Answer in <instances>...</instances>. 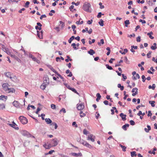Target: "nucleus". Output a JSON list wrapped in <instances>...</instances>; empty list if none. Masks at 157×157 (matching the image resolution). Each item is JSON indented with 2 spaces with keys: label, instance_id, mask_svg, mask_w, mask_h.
Here are the masks:
<instances>
[{
  "label": "nucleus",
  "instance_id": "31",
  "mask_svg": "<svg viewBox=\"0 0 157 157\" xmlns=\"http://www.w3.org/2000/svg\"><path fill=\"white\" fill-rule=\"evenodd\" d=\"M75 38V36H72L69 40L68 42L69 43H71V41L74 40Z\"/></svg>",
  "mask_w": 157,
  "mask_h": 157
},
{
  "label": "nucleus",
  "instance_id": "40",
  "mask_svg": "<svg viewBox=\"0 0 157 157\" xmlns=\"http://www.w3.org/2000/svg\"><path fill=\"white\" fill-rule=\"evenodd\" d=\"M72 46H73V48L75 49H78V48H77L76 47V44L74 43H72L71 45Z\"/></svg>",
  "mask_w": 157,
  "mask_h": 157
},
{
  "label": "nucleus",
  "instance_id": "17",
  "mask_svg": "<svg viewBox=\"0 0 157 157\" xmlns=\"http://www.w3.org/2000/svg\"><path fill=\"white\" fill-rule=\"evenodd\" d=\"M43 146L46 149H49L51 147V146L50 144L47 145L45 143L43 145Z\"/></svg>",
  "mask_w": 157,
  "mask_h": 157
},
{
  "label": "nucleus",
  "instance_id": "57",
  "mask_svg": "<svg viewBox=\"0 0 157 157\" xmlns=\"http://www.w3.org/2000/svg\"><path fill=\"white\" fill-rule=\"evenodd\" d=\"M46 17V15L45 14H44V15H42L41 16V17H40V19H42L43 18H45V17Z\"/></svg>",
  "mask_w": 157,
  "mask_h": 157
},
{
  "label": "nucleus",
  "instance_id": "8",
  "mask_svg": "<svg viewBox=\"0 0 157 157\" xmlns=\"http://www.w3.org/2000/svg\"><path fill=\"white\" fill-rule=\"evenodd\" d=\"M95 136L93 135V134H90L88 136L87 140H90L92 142H94L95 141Z\"/></svg>",
  "mask_w": 157,
  "mask_h": 157
},
{
  "label": "nucleus",
  "instance_id": "28",
  "mask_svg": "<svg viewBox=\"0 0 157 157\" xmlns=\"http://www.w3.org/2000/svg\"><path fill=\"white\" fill-rule=\"evenodd\" d=\"M49 68L53 72H54L55 73H57V71L55 70L51 66H49Z\"/></svg>",
  "mask_w": 157,
  "mask_h": 157
},
{
  "label": "nucleus",
  "instance_id": "3",
  "mask_svg": "<svg viewBox=\"0 0 157 157\" xmlns=\"http://www.w3.org/2000/svg\"><path fill=\"white\" fill-rule=\"evenodd\" d=\"M59 142V140L56 138H54L51 140L50 144L51 146V147H55L58 145Z\"/></svg>",
  "mask_w": 157,
  "mask_h": 157
},
{
  "label": "nucleus",
  "instance_id": "53",
  "mask_svg": "<svg viewBox=\"0 0 157 157\" xmlns=\"http://www.w3.org/2000/svg\"><path fill=\"white\" fill-rule=\"evenodd\" d=\"M136 41L137 42H140V37L138 36L136 38Z\"/></svg>",
  "mask_w": 157,
  "mask_h": 157
},
{
  "label": "nucleus",
  "instance_id": "16",
  "mask_svg": "<svg viewBox=\"0 0 157 157\" xmlns=\"http://www.w3.org/2000/svg\"><path fill=\"white\" fill-rule=\"evenodd\" d=\"M120 116L121 117V118L123 121H125L126 120V115L124 114L123 113H121L120 114Z\"/></svg>",
  "mask_w": 157,
  "mask_h": 157
},
{
  "label": "nucleus",
  "instance_id": "47",
  "mask_svg": "<svg viewBox=\"0 0 157 157\" xmlns=\"http://www.w3.org/2000/svg\"><path fill=\"white\" fill-rule=\"evenodd\" d=\"M142 81L143 82H145V80L146 79V78H145V76L144 75H142Z\"/></svg>",
  "mask_w": 157,
  "mask_h": 157
},
{
  "label": "nucleus",
  "instance_id": "13",
  "mask_svg": "<svg viewBox=\"0 0 157 157\" xmlns=\"http://www.w3.org/2000/svg\"><path fill=\"white\" fill-rule=\"evenodd\" d=\"M8 84L7 83H4L2 85V87L3 88V89L5 91H6L8 88Z\"/></svg>",
  "mask_w": 157,
  "mask_h": 157
},
{
  "label": "nucleus",
  "instance_id": "2",
  "mask_svg": "<svg viewBox=\"0 0 157 157\" xmlns=\"http://www.w3.org/2000/svg\"><path fill=\"white\" fill-rule=\"evenodd\" d=\"M90 7V3L87 2H85L83 6V9L84 10L86 11L90 12V10L89 9Z\"/></svg>",
  "mask_w": 157,
  "mask_h": 157
},
{
  "label": "nucleus",
  "instance_id": "46",
  "mask_svg": "<svg viewBox=\"0 0 157 157\" xmlns=\"http://www.w3.org/2000/svg\"><path fill=\"white\" fill-rule=\"evenodd\" d=\"M130 124L132 125H134L135 124V122L133 120H131L130 121Z\"/></svg>",
  "mask_w": 157,
  "mask_h": 157
},
{
  "label": "nucleus",
  "instance_id": "11",
  "mask_svg": "<svg viewBox=\"0 0 157 157\" xmlns=\"http://www.w3.org/2000/svg\"><path fill=\"white\" fill-rule=\"evenodd\" d=\"M15 90L13 88H8L6 92L7 93H10L11 92L13 93L15 92Z\"/></svg>",
  "mask_w": 157,
  "mask_h": 157
},
{
  "label": "nucleus",
  "instance_id": "49",
  "mask_svg": "<svg viewBox=\"0 0 157 157\" xmlns=\"http://www.w3.org/2000/svg\"><path fill=\"white\" fill-rule=\"evenodd\" d=\"M63 112V113H64L66 112V111L65 109H62L60 111L59 113H61L62 112Z\"/></svg>",
  "mask_w": 157,
  "mask_h": 157
},
{
  "label": "nucleus",
  "instance_id": "30",
  "mask_svg": "<svg viewBox=\"0 0 157 157\" xmlns=\"http://www.w3.org/2000/svg\"><path fill=\"white\" fill-rule=\"evenodd\" d=\"M119 146L122 148V150L123 151H126V147H125L124 146H123L121 144H120L119 145Z\"/></svg>",
  "mask_w": 157,
  "mask_h": 157
},
{
  "label": "nucleus",
  "instance_id": "23",
  "mask_svg": "<svg viewBox=\"0 0 157 157\" xmlns=\"http://www.w3.org/2000/svg\"><path fill=\"white\" fill-rule=\"evenodd\" d=\"M124 23L125 25V26L126 27H128V25L130 23L129 20H128L125 21H124Z\"/></svg>",
  "mask_w": 157,
  "mask_h": 157
},
{
  "label": "nucleus",
  "instance_id": "54",
  "mask_svg": "<svg viewBox=\"0 0 157 157\" xmlns=\"http://www.w3.org/2000/svg\"><path fill=\"white\" fill-rule=\"evenodd\" d=\"M83 21H82L81 22L80 21H77L76 22V23L78 25L81 24L83 23Z\"/></svg>",
  "mask_w": 157,
  "mask_h": 157
},
{
  "label": "nucleus",
  "instance_id": "34",
  "mask_svg": "<svg viewBox=\"0 0 157 157\" xmlns=\"http://www.w3.org/2000/svg\"><path fill=\"white\" fill-rule=\"evenodd\" d=\"M152 53L151 51H149V52L147 53V56L148 58H149L151 57V54Z\"/></svg>",
  "mask_w": 157,
  "mask_h": 157
},
{
  "label": "nucleus",
  "instance_id": "42",
  "mask_svg": "<svg viewBox=\"0 0 157 157\" xmlns=\"http://www.w3.org/2000/svg\"><path fill=\"white\" fill-rule=\"evenodd\" d=\"M30 2L29 1L26 2L25 6L26 8H28L29 7V5Z\"/></svg>",
  "mask_w": 157,
  "mask_h": 157
},
{
  "label": "nucleus",
  "instance_id": "7",
  "mask_svg": "<svg viewBox=\"0 0 157 157\" xmlns=\"http://www.w3.org/2000/svg\"><path fill=\"white\" fill-rule=\"evenodd\" d=\"M6 53L8 55H10L11 57L13 58L16 60L18 62H21V59L19 58H18L15 55H13L10 52H9V51H7Z\"/></svg>",
  "mask_w": 157,
  "mask_h": 157
},
{
  "label": "nucleus",
  "instance_id": "1",
  "mask_svg": "<svg viewBox=\"0 0 157 157\" xmlns=\"http://www.w3.org/2000/svg\"><path fill=\"white\" fill-rule=\"evenodd\" d=\"M79 142L80 144H82L84 146L89 148L90 149L92 147V146L90 144L87 143L86 141L83 139L80 140Z\"/></svg>",
  "mask_w": 157,
  "mask_h": 157
},
{
  "label": "nucleus",
  "instance_id": "6",
  "mask_svg": "<svg viewBox=\"0 0 157 157\" xmlns=\"http://www.w3.org/2000/svg\"><path fill=\"white\" fill-rule=\"evenodd\" d=\"M5 75L8 78H10L13 81L17 79V77L15 76H13V77L11 76V74L10 72H6L4 73Z\"/></svg>",
  "mask_w": 157,
  "mask_h": 157
},
{
  "label": "nucleus",
  "instance_id": "15",
  "mask_svg": "<svg viewBox=\"0 0 157 157\" xmlns=\"http://www.w3.org/2000/svg\"><path fill=\"white\" fill-rule=\"evenodd\" d=\"M7 96H5L3 95H1L0 96V100H2L4 101H6V100L7 99Z\"/></svg>",
  "mask_w": 157,
  "mask_h": 157
},
{
  "label": "nucleus",
  "instance_id": "25",
  "mask_svg": "<svg viewBox=\"0 0 157 157\" xmlns=\"http://www.w3.org/2000/svg\"><path fill=\"white\" fill-rule=\"evenodd\" d=\"M104 21L102 19H101L100 21L99 22V24L101 26H103L104 25Z\"/></svg>",
  "mask_w": 157,
  "mask_h": 157
},
{
  "label": "nucleus",
  "instance_id": "59",
  "mask_svg": "<svg viewBox=\"0 0 157 157\" xmlns=\"http://www.w3.org/2000/svg\"><path fill=\"white\" fill-rule=\"evenodd\" d=\"M5 105L4 104H0V108H5Z\"/></svg>",
  "mask_w": 157,
  "mask_h": 157
},
{
  "label": "nucleus",
  "instance_id": "48",
  "mask_svg": "<svg viewBox=\"0 0 157 157\" xmlns=\"http://www.w3.org/2000/svg\"><path fill=\"white\" fill-rule=\"evenodd\" d=\"M56 74L61 79H62L63 81H64V78L61 75L59 74L57 72V73Z\"/></svg>",
  "mask_w": 157,
  "mask_h": 157
},
{
  "label": "nucleus",
  "instance_id": "5",
  "mask_svg": "<svg viewBox=\"0 0 157 157\" xmlns=\"http://www.w3.org/2000/svg\"><path fill=\"white\" fill-rule=\"evenodd\" d=\"M19 119L22 124H24L28 122V120L27 118L23 116H20L19 117Z\"/></svg>",
  "mask_w": 157,
  "mask_h": 157
},
{
  "label": "nucleus",
  "instance_id": "38",
  "mask_svg": "<svg viewBox=\"0 0 157 157\" xmlns=\"http://www.w3.org/2000/svg\"><path fill=\"white\" fill-rule=\"evenodd\" d=\"M54 152V150H52L50 151L48 153H45V155H47L48 154H52L53 152Z\"/></svg>",
  "mask_w": 157,
  "mask_h": 157
},
{
  "label": "nucleus",
  "instance_id": "24",
  "mask_svg": "<svg viewBox=\"0 0 157 157\" xmlns=\"http://www.w3.org/2000/svg\"><path fill=\"white\" fill-rule=\"evenodd\" d=\"M140 78V76L138 74H136V75L135 76H134L132 77V79L134 80H136L137 79V78Z\"/></svg>",
  "mask_w": 157,
  "mask_h": 157
},
{
  "label": "nucleus",
  "instance_id": "58",
  "mask_svg": "<svg viewBox=\"0 0 157 157\" xmlns=\"http://www.w3.org/2000/svg\"><path fill=\"white\" fill-rule=\"evenodd\" d=\"M145 107V106L144 105L141 104V105L137 106L136 107V108H140V107Z\"/></svg>",
  "mask_w": 157,
  "mask_h": 157
},
{
  "label": "nucleus",
  "instance_id": "44",
  "mask_svg": "<svg viewBox=\"0 0 157 157\" xmlns=\"http://www.w3.org/2000/svg\"><path fill=\"white\" fill-rule=\"evenodd\" d=\"M83 133L85 135H87L88 133V132L86 129H84L83 130Z\"/></svg>",
  "mask_w": 157,
  "mask_h": 157
},
{
  "label": "nucleus",
  "instance_id": "32",
  "mask_svg": "<svg viewBox=\"0 0 157 157\" xmlns=\"http://www.w3.org/2000/svg\"><path fill=\"white\" fill-rule=\"evenodd\" d=\"M136 152L135 151H132L131 152V156L132 157L136 156Z\"/></svg>",
  "mask_w": 157,
  "mask_h": 157
},
{
  "label": "nucleus",
  "instance_id": "22",
  "mask_svg": "<svg viewBox=\"0 0 157 157\" xmlns=\"http://www.w3.org/2000/svg\"><path fill=\"white\" fill-rule=\"evenodd\" d=\"M129 124H126L122 127V128L124 130H126L127 129V128L128 127H129Z\"/></svg>",
  "mask_w": 157,
  "mask_h": 157
},
{
  "label": "nucleus",
  "instance_id": "37",
  "mask_svg": "<svg viewBox=\"0 0 157 157\" xmlns=\"http://www.w3.org/2000/svg\"><path fill=\"white\" fill-rule=\"evenodd\" d=\"M80 116L81 117H84L86 116V114L84 113H83V112L82 111H81L80 113Z\"/></svg>",
  "mask_w": 157,
  "mask_h": 157
},
{
  "label": "nucleus",
  "instance_id": "9",
  "mask_svg": "<svg viewBox=\"0 0 157 157\" xmlns=\"http://www.w3.org/2000/svg\"><path fill=\"white\" fill-rule=\"evenodd\" d=\"M9 125L11 127L14 128L16 130H18L19 128L17 126V125L13 121L12 124H9Z\"/></svg>",
  "mask_w": 157,
  "mask_h": 157
},
{
  "label": "nucleus",
  "instance_id": "18",
  "mask_svg": "<svg viewBox=\"0 0 157 157\" xmlns=\"http://www.w3.org/2000/svg\"><path fill=\"white\" fill-rule=\"evenodd\" d=\"M37 32L38 33L37 35L38 37L40 39H42L43 38L42 32L41 31V32L39 33V31H37Z\"/></svg>",
  "mask_w": 157,
  "mask_h": 157
},
{
  "label": "nucleus",
  "instance_id": "14",
  "mask_svg": "<svg viewBox=\"0 0 157 157\" xmlns=\"http://www.w3.org/2000/svg\"><path fill=\"white\" fill-rule=\"evenodd\" d=\"M84 103H78L77 105V108H84Z\"/></svg>",
  "mask_w": 157,
  "mask_h": 157
},
{
  "label": "nucleus",
  "instance_id": "50",
  "mask_svg": "<svg viewBox=\"0 0 157 157\" xmlns=\"http://www.w3.org/2000/svg\"><path fill=\"white\" fill-rule=\"evenodd\" d=\"M95 40L94 39H92V41L90 40L89 41V43L90 44H91L92 43H94L95 42Z\"/></svg>",
  "mask_w": 157,
  "mask_h": 157
},
{
  "label": "nucleus",
  "instance_id": "62",
  "mask_svg": "<svg viewBox=\"0 0 157 157\" xmlns=\"http://www.w3.org/2000/svg\"><path fill=\"white\" fill-rule=\"evenodd\" d=\"M71 155H72L74 156H78V154L75 153H71Z\"/></svg>",
  "mask_w": 157,
  "mask_h": 157
},
{
  "label": "nucleus",
  "instance_id": "55",
  "mask_svg": "<svg viewBox=\"0 0 157 157\" xmlns=\"http://www.w3.org/2000/svg\"><path fill=\"white\" fill-rule=\"evenodd\" d=\"M35 29L36 30H40L41 29V28L40 27H39L38 26H35Z\"/></svg>",
  "mask_w": 157,
  "mask_h": 157
},
{
  "label": "nucleus",
  "instance_id": "60",
  "mask_svg": "<svg viewBox=\"0 0 157 157\" xmlns=\"http://www.w3.org/2000/svg\"><path fill=\"white\" fill-rule=\"evenodd\" d=\"M139 22H141L143 24H145L146 23V22L145 20H143L141 19L139 20Z\"/></svg>",
  "mask_w": 157,
  "mask_h": 157
},
{
  "label": "nucleus",
  "instance_id": "26",
  "mask_svg": "<svg viewBox=\"0 0 157 157\" xmlns=\"http://www.w3.org/2000/svg\"><path fill=\"white\" fill-rule=\"evenodd\" d=\"M155 101H149V103L151 104L152 107H154L155 106Z\"/></svg>",
  "mask_w": 157,
  "mask_h": 157
},
{
  "label": "nucleus",
  "instance_id": "52",
  "mask_svg": "<svg viewBox=\"0 0 157 157\" xmlns=\"http://www.w3.org/2000/svg\"><path fill=\"white\" fill-rule=\"evenodd\" d=\"M147 35L149 36V37L152 39H153L154 38V37L152 36L151 34H150L149 33H147Z\"/></svg>",
  "mask_w": 157,
  "mask_h": 157
},
{
  "label": "nucleus",
  "instance_id": "56",
  "mask_svg": "<svg viewBox=\"0 0 157 157\" xmlns=\"http://www.w3.org/2000/svg\"><path fill=\"white\" fill-rule=\"evenodd\" d=\"M122 76L123 78V80L125 81L127 79V77L126 76L124 75V74H122Z\"/></svg>",
  "mask_w": 157,
  "mask_h": 157
},
{
  "label": "nucleus",
  "instance_id": "51",
  "mask_svg": "<svg viewBox=\"0 0 157 157\" xmlns=\"http://www.w3.org/2000/svg\"><path fill=\"white\" fill-rule=\"evenodd\" d=\"M152 115V114L151 113V111H149L148 112V114H147V116L148 117H151Z\"/></svg>",
  "mask_w": 157,
  "mask_h": 157
},
{
  "label": "nucleus",
  "instance_id": "19",
  "mask_svg": "<svg viewBox=\"0 0 157 157\" xmlns=\"http://www.w3.org/2000/svg\"><path fill=\"white\" fill-rule=\"evenodd\" d=\"M13 51L14 52V54L13 55L16 56L18 58V56L19 57H20V54L17 52L16 50H13Z\"/></svg>",
  "mask_w": 157,
  "mask_h": 157
},
{
  "label": "nucleus",
  "instance_id": "4",
  "mask_svg": "<svg viewBox=\"0 0 157 157\" xmlns=\"http://www.w3.org/2000/svg\"><path fill=\"white\" fill-rule=\"evenodd\" d=\"M21 134L24 136L27 137H32L34 138V136H32L29 132L25 130H22L21 131Z\"/></svg>",
  "mask_w": 157,
  "mask_h": 157
},
{
  "label": "nucleus",
  "instance_id": "63",
  "mask_svg": "<svg viewBox=\"0 0 157 157\" xmlns=\"http://www.w3.org/2000/svg\"><path fill=\"white\" fill-rule=\"evenodd\" d=\"M157 47L156 46H152L151 47V48L153 50H155L156 48Z\"/></svg>",
  "mask_w": 157,
  "mask_h": 157
},
{
  "label": "nucleus",
  "instance_id": "39",
  "mask_svg": "<svg viewBox=\"0 0 157 157\" xmlns=\"http://www.w3.org/2000/svg\"><path fill=\"white\" fill-rule=\"evenodd\" d=\"M104 44V40L103 39H102L100 40V42H99V45H101V44Z\"/></svg>",
  "mask_w": 157,
  "mask_h": 157
},
{
  "label": "nucleus",
  "instance_id": "20",
  "mask_svg": "<svg viewBox=\"0 0 157 157\" xmlns=\"http://www.w3.org/2000/svg\"><path fill=\"white\" fill-rule=\"evenodd\" d=\"M45 120L46 123L48 124H50L52 122V121L50 118H46L45 119Z\"/></svg>",
  "mask_w": 157,
  "mask_h": 157
},
{
  "label": "nucleus",
  "instance_id": "12",
  "mask_svg": "<svg viewBox=\"0 0 157 157\" xmlns=\"http://www.w3.org/2000/svg\"><path fill=\"white\" fill-rule=\"evenodd\" d=\"M13 104L14 106L16 107L17 108L20 107L19 103L17 101H15L13 102Z\"/></svg>",
  "mask_w": 157,
  "mask_h": 157
},
{
  "label": "nucleus",
  "instance_id": "36",
  "mask_svg": "<svg viewBox=\"0 0 157 157\" xmlns=\"http://www.w3.org/2000/svg\"><path fill=\"white\" fill-rule=\"evenodd\" d=\"M70 90H71L72 91H73L74 93L77 94H78V92L76 90L74 89V88H69Z\"/></svg>",
  "mask_w": 157,
  "mask_h": 157
},
{
  "label": "nucleus",
  "instance_id": "10",
  "mask_svg": "<svg viewBox=\"0 0 157 157\" xmlns=\"http://www.w3.org/2000/svg\"><path fill=\"white\" fill-rule=\"evenodd\" d=\"M43 84L46 85V86L48 85L49 83V80L48 78H44Z\"/></svg>",
  "mask_w": 157,
  "mask_h": 157
},
{
  "label": "nucleus",
  "instance_id": "21",
  "mask_svg": "<svg viewBox=\"0 0 157 157\" xmlns=\"http://www.w3.org/2000/svg\"><path fill=\"white\" fill-rule=\"evenodd\" d=\"M88 53L90 55H92L95 53V52L93 49H90L89 51H88Z\"/></svg>",
  "mask_w": 157,
  "mask_h": 157
},
{
  "label": "nucleus",
  "instance_id": "45",
  "mask_svg": "<svg viewBox=\"0 0 157 157\" xmlns=\"http://www.w3.org/2000/svg\"><path fill=\"white\" fill-rule=\"evenodd\" d=\"M135 90H136L135 92H138V89L137 88H133L132 90V92L134 93L135 92Z\"/></svg>",
  "mask_w": 157,
  "mask_h": 157
},
{
  "label": "nucleus",
  "instance_id": "27",
  "mask_svg": "<svg viewBox=\"0 0 157 157\" xmlns=\"http://www.w3.org/2000/svg\"><path fill=\"white\" fill-rule=\"evenodd\" d=\"M46 86H47L46 85H45L43 83L40 86V88L42 90H44L45 89L46 87Z\"/></svg>",
  "mask_w": 157,
  "mask_h": 157
},
{
  "label": "nucleus",
  "instance_id": "64",
  "mask_svg": "<svg viewBox=\"0 0 157 157\" xmlns=\"http://www.w3.org/2000/svg\"><path fill=\"white\" fill-rule=\"evenodd\" d=\"M152 60L155 62L156 63H157V58L156 59H155V58L153 57L152 59Z\"/></svg>",
  "mask_w": 157,
  "mask_h": 157
},
{
  "label": "nucleus",
  "instance_id": "61",
  "mask_svg": "<svg viewBox=\"0 0 157 157\" xmlns=\"http://www.w3.org/2000/svg\"><path fill=\"white\" fill-rule=\"evenodd\" d=\"M115 59L114 58H111L109 60V63H113V61L115 60Z\"/></svg>",
  "mask_w": 157,
  "mask_h": 157
},
{
  "label": "nucleus",
  "instance_id": "29",
  "mask_svg": "<svg viewBox=\"0 0 157 157\" xmlns=\"http://www.w3.org/2000/svg\"><path fill=\"white\" fill-rule=\"evenodd\" d=\"M51 125L52 126H55L54 128L55 129H56L57 128L58 126H57V124L55 122H53V123H52V124H51Z\"/></svg>",
  "mask_w": 157,
  "mask_h": 157
},
{
  "label": "nucleus",
  "instance_id": "43",
  "mask_svg": "<svg viewBox=\"0 0 157 157\" xmlns=\"http://www.w3.org/2000/svg\"><path fill=\"white\" fill-rule=\"evenodd\" d=\"M125 58V62L127 63V64H129V61L128 60L127 57L126 56H125L124 57Z\"/></svg>",
  "mask_w": 157,
  "mask_h": 157
},
{
  "label": "nucleus",
  "instance_id": "41",
  "mask_svg": "<svg viewBox=\"0 0 157 157\" xmlns=\"http://www.w3.org/2000/svg\"><path fill=\"white\" fill-rule=\"evenodd\" d=\"M106 68H108V69L111 70L113 69V68L110 66H109V65L108 64H106Z\"/></svg>",
  "mask_w": 157,
  "mask_h": 157
},
{
  "label": "nucleus",
  "instance_id": "35",
  "mask_svg": "<svg viewBox=\"0 0 157 157\" xmlns=\"http://www.w3.org/2000/svg\"><path fill=\"white\" fill-rule=\"evenodd\" d=\"M99 5L100 6V8L101 9H103L104 8V5H102V3L101 2L99 3Z\"/></svg>",
  "mask_w": 157,
  "mask_h": 157
},
{
  "label": "nucleus",
  "instance_id": "33",
  "mask_svg": "<svg viewBox=\"0 0 157 157\" xmlns=\"http://www.w3.org/2000/svg\"><path fill=\"white\" fill-rule=\"evenodd\" d=\"M33 60L34 61L38 63H40V61L38 59H37V58L35 57L33 58Z\"/></svg>",
  "mask_w": 157,
  "mask_h": 157
}]
</instances>
